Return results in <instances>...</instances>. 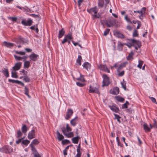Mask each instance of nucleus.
Masks as SVG:
<instances>
[{"mask_svg": "<svg viewBox=\"0 0 157 157\" xmlns=\"http://www.w3.org/2000/svg\"><path fill=\"white\" fill-rule=\"evenodd\" d=\"M113 114L115 116V118L117 119L118 122L119 123H120L121 121L120 120V119L121 118V117L119 115L117 114L114 113Z\"/></svg>", "mask_w": 157, "mask_h": 157, "instance_id": "79ce46f5", "label": "nucleus"}, {"mask_svg": "<svg viewBox=\"0 0 157 157\" xmlns=\"http://www.w3.org/2000/svg\"><path fill=\"white\" fill-rule=\"evenodd\" d=\"M114 35L117 37L121 39L124 38V36L121 33L117 31H115L114 32Z\"/></svg>", "mask_w": 157, "mask_h": 157, "instance_id": "2eb2a0df", "label": "nucleus"}, {"mask_svg": "<svg viewBox=\"0 0 157 157\" xmlns=\"http://www.w3.org/2000/svg\"><path fill=\"white\" fill-rule=\"evenodd\" d=\"M138 36V31L136 30H135L133 33V36L134 37H136Z\"/></svg>", "mask_w": 157, "mask_h": 157, "instance_id": "603ef678", "label": "nucleus"}, {"mask_svg": "<svg viewBox=\"0 0 157 157\" xmlns=\"http://www.w3.org/2000/svg\"><path fill=\"white\" fill-rule=\"evenodd\" d=\"M73 113V111L72 109H68L66 113V116L65 118L66 120L69 119Z\"/></svg>", "mask_w": 157, "mask_h": 157, "instance_id": "9d476101", "label": "nucleus"}, {"mask_svg": "<svg viewBox=\"0 0 157 157\" xmlns=\"http://www.w3.org/2000/svg\"><path fill=\"white\" fill-rule=\"evenodd\" d=\"M33 21L30 18L28 19L27 21L25 19H22L21 21L22 24L25 26H30L32 24Z\"/></svg>", "mask_w": 157, "mask_h": 157, "instance_id": "423d86ee", "label": "nucleus"}, {"mask_svg": "<svg viewBox=\"0 0 157 157\" xmlns=\"http://www.w3.org/2000/svg\"><path fill=\"white\" fill-rule=\"evenodd\" d=\"M110 30L109 29H106V30L104 31V35L105 36H106L108 35L109 32L110 31Z\"/></svg>", "mask_w": 157, "mask_h": 157, "instance_id": "5fc2aeb1", "label": "nucleus"}, {"mask_svg": "<svg viewBox=\"0 0 157 157\" xmlns=\"http://www.w3.org/2000/svg\"><path fill=\"white\" fill-rule=\"evenodd\" d=\"M128 63V62H125L122 63H121L117 69V71H120L124 67H125L126 65Z\"/></svg>", "mask_w": 157, "mask_h": 157, "instance_id": "4be33fe9", "label": "nucleus"}, {"mask_svg": "<svg viewBox=\"0 0 157 157\" xmlns=\"http://www.w3.org/2000/svg\"><path fill=\"white\" fill-rule=\"evenodd\" d=\"M79 137L78 136L74 137L72 139V142L75 144H77L78 143Z\"/></svg>", "mask_w": 157, "mask_h": 157, "instance_id": "cd10ccee", "label": "nucleus"}, {"mask_svg": "<svg viewBox=\"0 0 157 157\" xmlns=\"http://www.w3.org/2000/svg\"><path fill=\"white\" fill-rule=\"evenodd\" d=\"M30 141L27 140H23L22 141V144L25 146H27L29 143Z\"/></svg>", "mask_w": 157, "mask_h": 157, "instance_id": "37998d69", "label": "nucleus"}, {"mask_svg": "<svg viewBox=\"0 0 157 157\" xmlns=\"http://www.w3.org/2000/svg\"><path fill=\"white\" fill-rule=\"evenodd\" d=\"M150 128L149 127L146 123L144 124L143 125L144 129L146 132H150L151 129L152 128V126L151 124H150Z\"/></svg>", "mask_w": 157, "mask_h": 157, "instance_id": "dca6fc26", "label": "nucleus"}, {"mask_svg": "<svg viewBox=\"0 0 157 157\" xmlns=\"http://www.w3.org/2000/svg\"><path fill=\"white\" fill-rule=\"evenodd\" d=\"M89 92L91 93H95L98 94H100L99 90L98 88L92 87L91 86H90Z\"/></svg>", "mask_w": 157, "mask_h": 157, "instance_id": "1a4fd4ad", "label": "nucleus"}, {"mask_svg": "<svg viewBox=\"0 0 157 157\" xmlns=\"http://www.w3.org/2000/svg\"><path fill=\"white\" fill-rule=\"evenodd\" d=\"M13 148L9 145H5L1 148L0 152L6 154H10L13 151Z\"/></svg>", "mask_w": 157, "mask_h": 157, "instance_id": "f257e3e1", "label": "nucleus"}, {"mask_svg": "<svg viewBox=\"0 0 157 157\" xmlns=\"http://www.w3.org/2000/svg\"><path fill=\"white\" fill-rule=\"evenodd\" d=\"M8 81L9 82H11L12 83H15L16 80L10 79H9Z\"/></svg>", "mask_w": 157, "mask_h": 157, "instance_id": "338daca9", "label": "nucleus"}, {"mask_svg": "<svg viewBox=\"0 0 157 157\" xmlns=\"http://www.w3.org/2000/svg\"><path fill=\"white\" fill-rule=\"evenodd\" d=\"M76 85L79 87H83L85 85V84L82 83L80 82H76Z\"/></svg>", "mask_w": 157, "mask_h": 157, "instance_id": "6e6d98bb", "label": "nucleus"}, {"mask_svg": "<svg viewBox=\"0 0 157 157\" xmlns=\"http://www.w3.org/2000/svg\"><path fill=\"white\" fill-rule=\"evenodd\" d=\"M11 71V77L12 78H17L18 77L17 75V73L16 72V71L12 69L10 70Z\"/></svg>", "mask_w": 157, "mask_h": 157, "instance_id": "b1692460", "label": "nucleus"}, {"mask_svg": "<svg viewBox=\"0 0 157 157\" xmlns=\"http://www.w3.org/2000/svg\"><path fill=\"white\" fill-rule=\"evenodd\" d=\"M62 142L63 144H68L70 143V141L69 140L67 139L63 140H62Z\"/></svg>", "mask_w": 157, "mask_h": 157, "instance_id": "09e8293b", "label": "nucleus"}, {"mask_svg": "<svg viewBox=\"0 0 157 157\" xmlns=\"http://www.w3.org/2000/svg\"><path fill=\"white\" fill-rule=\"evenodd\" d=\"M24 93L29 98H30V96L29 95V90L26 87H25V90H24Z\"/></svg>", "mask_w": 157, "mask_h": 157, "instance_id": "f704fd0d", "label": "nucleus"}, {"mask_svg": "<svg viewBox=\"0 0 157 157\" xmlns=\"http://www.w3.org/2000/svg\"><path fill=\"white\" fill-rule=\"evenodd\" d=\"M149 98L152 102L154 103H155L156 102V99L155 98L152 97H150Z\"/></svg>", "mask_w": 157, "mask_h": 157, "instance_id": "052dcab7", "label": "nucleus"}, {"mask_svg": "<svg viewBox=\"0 0 157 157\" xmlns=\"http://www.w3.org/2000/svg\"><path fill=\"white\" fill-rule=\"evenodd\" d=\"M83 67L86 69L87 71L90 68V64L87 62H85L82 65Z\"/></svg>", "mask_w": 157, "mask_h": 157, "instance_id": "a878e982", "label": "nucleus"}, {"mask_svg": "<svg viewBox=\"0 0 157 157\" xmlns=\"http://www.w3.org/2000/svg\"><path fill=\"white\" fill-rule=\"evenodd\" d=\"M24 137L18 139L16 141V143L17 144H19L21 142V141L24 139Z\"/></svg>", "mask_w": 157, "mask_h": 157, "instance_id": "bf43d9fd", "label": "nucleus"}, {"mask_svg": "<svg viewBox=\"0 0 157 157\" xmlns=\"http://www.w3.org/2000/svg\"><path fill=\"white\" fill-rule=\"evenodd\" d=\"M15 83L18 84H21L22 86L24 85V84L22 82L18 80H16Z\"/></svg>", "mask_w": 157, "mask_h": 157, "instance_id": "680f3d73", "label": "nucleus"}, {"mask_svg": "<svg viewBox=\"0 0 157 157\" xmlns=\"http://www.w3.org/2000/svg\"><path fill=\"white\" fill-rule=\"evenodd\" d=\"M78 117H75L74 118L72 119L70 121L71 124L73 126H75L78 120Z\"/></svg>", "mask_w": 157, "mask_h": 157, "instance_id": "412c9836", "label": "nucleus"}, {"mask_svg": "<svg viewBox=\"0 0 157 157\" xmlns=\"http://www.w3.org/2000/svg\"><path fill=\"white\" fill-rule=\"evenodd\" d=\"M119 88L117 87L114 88L113 89H111L110 90V93L113 95H117L119 93Z\"/></svg>", "mask_w": 157, "mask_h": 157, "instance_id": "6e6552de", "label": "nucleus"}, {"mask_svg": "<svg viewBox=\"0 0 157 157\" xmlns=\"http://www.w3.org/2000/svg\"><path fill=\"white\" fill-rule=\"evenodd\" d=\"M131 42L133 46L136 45L138 47H140V46L141 45V43L140 41L134 39H131Z\"/></svg>", "mask_w": 157, "mask_h": 157, "instance_id": "a211bd4d", "label": "nucleus"}, {"mask_svg": "<svg viewBox=\"0 0 157 157\" xmlns=\"http://www.w3.org/2000/svg\"><path fill=\"white\" fill-rule=\"evenodd\" d=\"M100 70L108 73H110V71L105 65L101 64L99 66Z\"/></svg>", "mask_w": 157, "mask_h": 157, "instance_id": "4468645a", "label": "nucleus"}, {"mask_svg": "<svg viewBox=\"0 0 157 157\" xmlns=\"http://www.w3.org/2000/svg\"><path fill=\"white\" fill-rule=\"evenodd\" d=\"M15 52L17 54H19L21 55H25V53L24 52H21V51L18 52V51H16Z\"/></svg>", "mask_w": 157, "mask_h": 157, "instance_id": "4d7b16f0", "label": "nucleus"}, {"mask_svg": "<svg viewBox=\"0 0 157 157\" xmlns=\"http://www.w3.org/2000/svg\"><path fill=\"white\" fill-rule=\"evenodd\" d=\"M117 72L118 73L117 75L119 76H122L124 74V71H123L121 72L120 71H117Z\"/></svg>", "mask_w": 157, "mask_h": 157, "instance_id": "a18cd8bd", "label": "nucleus"}, {"mask_svg": "<svg viewBox=\"0 0 157 157\" xmlns=\"http://www.w3.org/2000/svg\"><path fill=\"white\" fill-rule=\"evenodd\" d=\"M76 79L82 82H85V80L83 75L80 74V77L77 78Z\"/></svg>", "mask_w": 157, "mask_h": 157, "instance_id": "c9c22d12", "label": "nucleus"}, {"mask_svg": "<svg viewBox=\"0 0 157 157\" xmlns=\"http://www.w3.org/2000/svg\"><path fill=\"white\" fill-rule=\"evenodd\" d=\"M2 72L6 77H9V72L7 69L4 68V70L2 71Z\"/></svg>", "mask_w": 157, "mask_h": 157, "instance_id": "2f4dec72", "label": "nucleus"}, {"mask_svg": "<svg viewBox=\"0 0 157 157\" xmlns=\"http://www.w3.org/2000/svg\"><path fill=\"white\" fill-rule=\"evenodd\" d=\"M104 4V0H99L98 3V6L101 8L103 6Z\"/></svg>", "mask_w": 157, "mask_h": 157, "instance_id": "7c9ffc66", "label": "nucleus"}, {"mask_svg": "<svg viewBox=\"0 0 157 157\" xmlns=\"http://www.w3.org/2000/svg\"><path fill=\"white\" fill-rule=\"evenodd\" d=\"M115 98L117 101L120 102H122L124 100V98L118 96H116L115 97Z\"/></svg>", "mask_w": 157, "mask_h": 157, "instance_id": "e433bc0d", "label": "nucleus"}, {"mask_svg": "<svg viewBox=\"0 0 157 157\" xmlns=\"http://www.w3.org/2000/svg\"><path fill=\"white\" fill-rule=\"evenodd\" d=\"M21 129L22 132L23 133H24V134L26 133L28 130L27 128L26 125H23L21 128Z\"/></svg>", "mask_w": 157, "mask_h": 157, "instance_id": "c756f323", "label": "nucleus"}, {"mask_svg": "<svg viewBox=\"0 0 157 157\" xmlns=\"http://www.w3.org/2000/svg\"><path fill=\"white\" fill-rule=\"evenodd\" d=\"M100 17V15L99 13L98 14H95L92 15V18L93 19H94L96 18H99Z\"/></svg>", "mask_w": 157, "mask_h": 157, "instance_id": "8fccbe9b", "label": "nucleus"}, {"mask_svg": "<svg viewBox=\"0 0 157 157\" xmlns=\"http://www.w3.org/2000/svg\"><path fill=\"white\" fill-rule=\"evenodd\" d=\"M145 7H143L140 11H134V13H137L140 14H144L145 13V11L146 10Z\"/></svg>", "mask_w": 157, "mask_h": 157, "instance_id": "393cba45", "label": "nucleus"}, {"mask_svg": "<svg viewBox=\"0 0 157 157\" xmlns=\"http://www.w3.org/2000/svg\"><path fill=\"white\" fill-rule=\"evenodd\" d=\"M116 23V20L112 18L106 21L105 23L108 27H110L113 26Z\"/></svg>", "mask_w": 157, "mask_h": 157, "instance_id": "20e7f679", "label": "nucleus"}, {"mask_svg": "<svg viewBox=\"0 0 157 157\" xmlns=\"http://www.w3.org/2000/svg\"><path fill=\"white\" fill-rule=\"evenodd\" d=\"M29 57L31 60L33 61H36L38 58L39 55L34 53H33L29 55Z\"/></svg>", "mask_w": 157, "mask_h": 157, "instance_id": "f8f14e48", "label": "nucleus"}, {"mask_svg": "<svg viewBox=\"0 0 157 157\" xmlns=\"http://www.w3.org/2000/svg\"><path fill=\"white\" fill-rule=\"evenodd\" d=\"M82 59V57L81 56L79 55L78 56V59L77 60L76 62L79 65H81V60Z\"/></svg>", "mask_w": 157, "mask_h": 157, "instance_id": "58836bf2", "label": "nucleus"}, {"mask_svg": "<svg viewBox=\"0 0 157 157\" xmlns=\"http://www.w3.org/2000/svg\"><path fill=\"white\" fill-rule=\"evenodd\" d=\"M72 34L71 32H69L67 35L65 36L64 38L61 43L62 44H63L67 42L68 40H72Z\"/></svg>", "mask_w": 157, "mask_h": 157, "instance_id": "7ed1b4c3", "label": "nucleus"}, {"mask_svg": "<svg viewBox=\"0 0 157 157\" xmlns=\"http://www.w3.org/2000/svg\"><path fill=\"white\" fill-rule=\"evenodd\" d=\"M3 44H4V45L5 46H6L7 47H12L13 46V44L9 43V42H7L6 41H4L3 42Z\"/></svg>", "mask_w": 157, "mask_h": 157, "instance_id": "c85d7f7f", "label": "nucleus"}, {"mask_svg": "<svg viewBox=\"0 0 157 157\" xmlns=\"http://www.w3.org/2000/svg\"><path fill=\"white\" fill-rule=\"evenodd\" d=\"M30 146L31 147V149L33 154L38 152L33 145H32V144H30Z\"/></svg>", "mask_w": 157, "mask_h": 157, "instance_id": "72a5a7b5", "label": "nucleus"}, {"mask_svg": "<svg viewBox=\"0 0 157 157\" xmlns=\"http://www.w3.org/2000/svg\"><path fill=\"white\" fill-rule=\"evenodd\" d=\"M22 63L21 62H18L15 63V65L12 67L11 69L15 71L18 70L21 67Z\"/></svg>", "mask_w": 157, "mask_h": 157, "instance_id": "ddd939ff", "label": "nucleus"}, {"mask_svg": "<svg viewBox=\"0 0 157 157\" xmlns=\"http://www.w3.org/2000/svg\"><path fill=\"white\" fill-rule=\"evenodd\" d=\"M138 63H139L137 67L140 69H141L143 63V62L141 60H139L138 61Z\"/></svg>", "mask_w": 157, "mask_h": 157, "instance_id": "c03bdc74", "label": "nucleus"}, {"mask_svg": "<svg viewBox=\"0 0 157 157\" xmlns=\"http://www.w3.org/2000/svg\"><path fill=\"white\" fill-rule=\"evenodd\" d=\"M14 57L15 58V59L16 60H21L23 59H26L27 58V57L26 56H24L23 57H21L20 56H17L16 55H14Z\"/></svg>", "mask_w": 157, "mask_h": 157, "instance_id": "bb28decb", "label": "nucleus"}, {"mask_svg": "<svg viewBox=\"0 0 157 157\" xmlns=\"http://www.w3.org/2000/svg\"><path fill=\"white\" fill-rule=\"evenodd\" d=\"M98 9L97 8L96 6H95L93 8H92L90 9H87V11L90 13L92 14V15H94L97 14L98 11Z\"/></svg>", "mask_w": 157, "mask_h": 157, "instance_id": "0eeeda50", "label": "nucleus"}, {"mask_svg": "<svg viewBox=\"0 0 157 157\" xmlns=\"http://www.w3.org/2000/svg\"><path fill=\"white\" fill-rule=\"evenodd\" d=\"M103 80L102 81L103 87L106 86H108L110 84V81L109 80V78L108 76L105 75L104 74L102 76Z\"/></svg>", "mask_w": 157, "mask_h": 157, "instance_id": "f03ea898", "label": "nucleus"}, {"mask_svg": "<svg viewBox=\"0 0 157 157\" xmlns=\"http://www.w3.org/2000/svg\"><path fill=\"white\" fill-rule=\"evenodd\" d=\"M134 55V53L131 51L127 57L126 59L128 60H132L133 59V56Z\"/></svg>", "mask_w": 157, "mask_h": 157, "instance_id": "aec40b11", "label": "nucleus"}, {"mask_svg": "<svg viewBox=\"0 0 157 157\" xmlns=\"http://www.w3.org/2000/svg\"><path fill=\"white\" fill-rule=\"evenodd\" d=\"M34 157H41V155L38 153H36L33 154Z\"/></svg>", "mask_w": 157, "mask_h": 157, "instance_id": "13d9d810", "label": "nucleus"}, {"mask_svg": "<svg viewBox=\"0 0 157 157\" xmlns=\"http://www.w3.org/2000/svg\"><path fill=\"white\" fill-rule=\"evenodd\" d=\"M56 134L58 140L59 141H60L62 140L64 138L63 136L62 135L60 134V133L59 132V131H57L56 132Z\"/></svg>", "mask_w": 157, "mask_h": 157, "instance_id": "6ab92c4d", "label": "nucleus"}, {"mask_svg": "<svg viewBox=\"0 0 157 157\" xmlns=\"http://www.w3.org/2000/svg\"><path fill=\"white\" fill-rule=\"evenodd\" d=\"M109 107L110 109L113 112L117 113H118V112L119 111V108L117 107L115 105H109Z\"/></svg>", "mask_w": 157, "mask_h": 157, "instance_id": "f3484780", "label": "nucleus"}, {"mask_svg": "<svg viewBox=\"0 0 157 157\" xmlns=\"http://www.w3.org/2000/svg\"><path fill=\"white\" fill-rule=\"evenodd\" d=\"M125 45L128 46L129 48H130L132 46H133L132 44L128 43L127 44H125Z\"/></svg>", "mask_w": 157, "mask_h": 157, "instance_id": "0e129e2a", "label": "nucleus"}, {"mask_svg": "<svg viewBox=\"0 0 157 157\" xmlns=\"http://www.w3.org/2000/svg\"><path fill=\"white\" fill-rule=\"evenodd\" d=\"M39 143V142L38 141L37 139H35L30 144H32L33 145H36Z\"/></svg>", "mask_w": 157, "mask_h": 157, "instance_id": "4c0bfd02", "label": "nucleus"}, {"mask_svg": "<svg viewBox=\"0 0 157 157\" xmlns=\"http://www.w3.org/2000/svg\"><path fill=\"white\" fill-rule=\"evenodd\" d=\"M62 128H64L65 129V130L66 131L65 132H69L71 131L72 130L71 128L70 127L68 124H67L66 125V128L65 127H63Z\"/></svg>", "mask_w": 157, "mask_h": 157, "instance_id": "473e14b6", "label": "nucleus"}, {"mask_svg": "<svg viewBox=\"0 0 157 157\" xmlns=\"http://www.w3.org/2000/svg\"><path fill=\"white\" fill-rule=\"evenodd\" d=\"M35 132L34 130H32L31 131L29 132L28 134V138L30 140L35 137Z\"/></svg>", "mask_w": 157, "mask_h": 157, "instance_id": "9b49d317", "label": "nucleus"}, {"mask_svg": "<svg viewBox=\"0 0 157 157\" xmlns=\"http://www.w3.org/2000/svg\"><path fill=\"white\" fill-rule=\"evenodd\" d=\"M30 15L34 18H36L37 17H38V15H36L35 14H30Z\"/></svg>", "mask_w": 157, "mask_h": 157, "instance_id": "774afa93", "label": "nucleus"}, {"mask_svg": "<svg viewBox=\"0 0 157 157\" xmlns=\"http://www.w3.org/2000/svg\"><path fill=\"white\" fill-rule=\"evenodd\" d=\"M77 151L78 153L76 155V157H80L81 156V153L80 152V150L79 149H77Z\"/></svg>", "mask_w": 157, "mask_h": 157, "instance_id": "864d4df0", "label": "nucleus"}, {"mask_svg": "<svg viewBox=\"0 0 157 157\" xmlns=\"http://www.w3.org/2000/svg\"><path fill=\"white\" fill-rule=\"evenodd\" d=\"M65 33V31L63 29H62L61 30L59 31L58 34V38L60 39L62 37Z\"/></svg>", "mask_w": 157, "mask_h": 157, "instance_id": "5701e85b", "label": "nucleus"}, {"mask_svg": "<svg viewBox=\"0 0 157 157\" xmlns=\"http://www.w3.org/2000/svg\"><path fill=\"white\" fill-rule=\"evenodd\" d=\"M22 135V133L21 132V131L20 130H19L17 131V138H19L21 137Z\"/></svg>", "mask_w": 157, "mask_h": 157, "instance_id": "3c124183", "label": "nucleus"}, {"mask_svg": "<svg viewBox=\"0 0 157 157\" xmlns=\"http://www.w3.org/2000/svg\"><path fill=\"white\" fill-rule=\"evenodd\" d=\"M62 132L64 136L67 137V138H71L73 137L74 136L73 133L72 132H66L65 129L64 128H61Z\"/></svg>", "mask_w": 157, "mask_h": 157, "instance_id": "39448f33", "label": "nucleus"}, {"mask_svg": "<svg viewBox=\"0 0 157 157\" xmlns=\"http://www.w3.org/2000/svg\"><path fill=\"white\" fill-rule=\"evenodd\" d=\"M121 84L122 85V87L125 90H126V83L123 80V81L121 82Z\"/></svg>", "mask_w": 157, "mask_h": 157, "instance_id": "49530a36", "label": "nucleus"}, {"mask_svg": "<svg viewBox=\"0 0 157 157\" xmlns=\"http://www.w3.org/2000/svg\"><path fill=\"white\" fill-rule=\"evenodd\" d=\"M30 65V62L29 61H25L24 63V66L25 67L28 68Z\"/></svg>", "mask_w": 157, "mask_h": 157, "instance_id": "ea45409f", "label": "nucleus"}, {"mask_svg": "<svg viewBox=\"0 0 157 157\" xmlns=\"http://www.w3.org/2000/svg\"><path fill=\"white\" fill-rule=\"evenodd\" d=\"M129 104L128 102L126 101L125 103L123 104L122 106V109H126L128 108V105Z\"/></svg>", "mask_w": 157, "mask_h": 157, "instance_id": "de8ad7c7", "label": "nucleus"}, {"mask_svg": "<svg viewBox=\"0 0 157 157\" xmlns=\"http://www.w3.org/2000/svg\"><path fill=\"white\" fill-rule=\"evenodd\" d=\"M124 19L127 22L129 23L130 24L132 23V22L131 21L130 18L128 17L127 15H125L124 17Z\"/></svg>", "mask_w": 157, "mask_h": 157, "instance_id": "a19ab883", "label": "nucleus"}, {"mask_svg": "<svg viewBox=\"0 0 157 157\" xmlns=\"http://www.w3.org/2000/svg\"><path fill=\"white\" fill-rule=\"evenodd\" d=\"M137 24H138V25L137 27V29H139L141 26V22L140 21H138Z\"/></svg>", "mask_w": 157, "mask_h": 157, "instance_id": "e2e57ef3", "label": "nucleus"}, {"mask_svg": "<svg viewBox=\"0 0 157 157\" xmlns=\"http://www.w3.org/2000/svg\"><path fill=\"white\" fill-rule=\"evenodd\" d=\"M83 0H78V6L79 7H80L83 2Z\"/></svg>", "mask_w": 157, "mask_h": 157, "instance_id": "69168bd1", "label": "nucleus"}]
</instances>
